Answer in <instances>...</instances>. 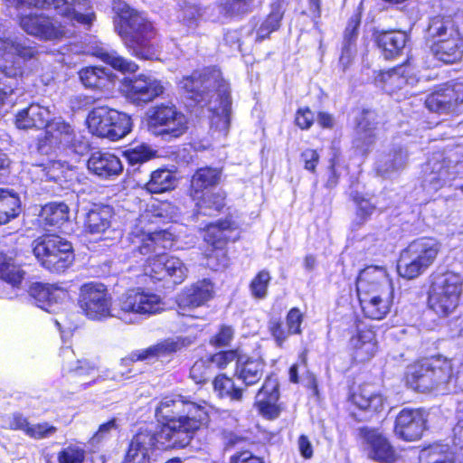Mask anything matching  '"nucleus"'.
<instances>
[{
	"label": "nucleus",
	"instance_id": "f257e3e1",
	"mask_svg": "<svg viewBox=\"0 0 463 463\" xmlns=\"http://www.w3.org/2000/svg\"><path fill=\"white\" fill-rule=\"evenodd\" d=\"M173 213L169 203L151 202L131 222L128 233L133 251L141 255L155 254L146 260L143 272L152 282H161L165 288L183 283L188 273L187 267L179 258L162 253L174 246L176 236L172 228H157L172 220Z\"/></svg>",
	"mask_w": 463,
	"mask_h": 463
},
{
	"label": "nucleus",
	"instance_id": "f03ea898",
	"mask_svg": "<svg viewBox=\"0 0 463 463\" xmlns=\"http://www.w3.org/2000/svg\"><path fill=\"white\" fill-rule=\"evenodd\" d=\"M158 420L164 421L157 442L165 449L185 447L208 418L205 402L196 403L179 394L165 396L156 408Z\"/></svg>",
	"mask_w": 463,
	"mask_h": 463
},
{
	"label": "nucleus",
	"instance_id": "7ed1b4c3",
	"mask_svg": "<svg viewBox=\"0 0 463 463\" xmlns=\"http://www.w3.org/2000/svg\"><path fill=\"white\" fill-rule=\"evenodd\" d=\"M186 96L201 106H207L211 116V130L216 137H226L231 121L232 100L229 84L219 70L207 68L194 71L179 81Z\"/></svg>",
	"mask_w": 463,
	"mask_h": 463
},
{
	"label": "nucleus",
	"instance_id": "20e7f679",
	"mask_svg": "<svg viewBox=\"0 0 463 463\" xmlns=\"http://www.w3.org/2000/svg\"><path fill=\"white\" fill-rule=\"evenodd\" d=\"M113 11L115 30L126 47L139 59H154L158 47L152 23L123 1L114 2Z\"/></svg>",
	"mask_w": 463,
	"mask_h": 463
},
{
	"label": "nucleus",
	"instance_id": "39448f33",
	"mask_svg": "<svg viewBox=\"0 0 463 463\" xmlns=\"http://www.w3.org/2000/svg\"><path fill=\"white\" fill-rule=\"evenodd\" d=\"M356 290L365 317L381 320L390 313L393 285L383 267L368 266L364 269L357 277Z\"/></svg>",
	"mask_w": 463,
	"mask_h": 463
},
{
	"label": "nucleus",
	"instance_id": "423d86ee",
	"mask_svg": "<svg viewBox=\"0 0 463 463\" xmlns=\"http://www.w3.org/2000/svg\"><path fill=\"white\" fill-rule=\"evenodd\" d=\"M164 306L159 295L141 288H133L118 298L115 317L126 324H137L142 319L161 313Z\"/></svg>",
	"mask_w": 463,
	"mask_h": 463
},
{
	"label": "nucleus",
	"instance_id": "0eeeda50",
	"mask_svg": "<svg viewBox=\"0 0 463 463\" xmlns=\"http://www.w3.org/2000/svg\"><path fill=\"white\" fill-rule=\"evenodd\" d=\"M463 288L460 274L448 271L433 277L428 297V304L439 317H448L458 307Z\"/></svg>",
	"mask_w": 463,
	"mask_h": 463
},
{
	"label": "nucleus",
	"instance_id": "6e6552de",
	"mask_svg": "<svg viewBox=\"0 0 463 463\" xmlns=\"http://www.w3.org/2000/svg\"><path fill=\"white\" fill-rule=\"evenodd\" d=\"M440 244L433 238H420L411 241L400 255L399 275L412 279L422 274L436 260Z\"/></svg>",
	"mask_w": 463,
	"mask_h": 463
},
{
	"label": "nucleus",
	"instance_id": "1a4fd4ad",
	"mask_svg": "<svg viewBox=\"0 0 463 463\" xmlns=\"http://www.w3.org/2000/svg\"><path fill=\"white\" fill-rule=\"evenodd\" d=\"M451 361L431 358L419 361L407 368L406 383L412 389L428 392L450 382Z\"/></svg>",
	"mask_w": 463,
	"mask_h": 463
},
{
	"label": "nucleus",
	"instance_id": "9d476101",
	"mask_svg": "<svg viewBox=\"0 0 463 463\" xmlns=\"http://www.w3.org/2000/svg\"><path fill=\"white\" fill-rule=\"evenodd\" d=\"M44 137L38 141L37 151L49 155L55 148H71L74 153L83 155L90 147L87 138L61 118L48 120Z\"/></svg>",
	"mask_w": 463,
	"mask_h": 463
},
{
	"label": "nucleus",
	"instance_id": "9b49d317",
	"mask_svg": "<svg viewBox=\"0 0 463 463\" xmlns=\"http://www.w3.org/2000/svg\"><path fill=\"white\" fill-rule=\"evenodd\" d=\"M149 132L163 137H179L188 129V118L172 102L150 107L146 113Z\"/></svg>",
	"mask_w": 463,
	"mask_h": 463
},
{
	"label": "nucleus",
	"instance_id": "f8f14e48",
	"mask_svg": "<svg viewBox=\"0 0 463 463\" xmlns=\"http://www.w3.org/2000/svg\"><path fill=\"white\" fill-rule=\"evenodd\" d=\"M90 131L98 137L116 141L124 137L131 130V118L108 106L94 108L88 115Z\"/></svg>",
	"mask_w": 463,
	"mask_h": 463
},
{
	"label": "nucleus",
	"instance_id": "ddd939ff",
	"mask_svg": "<svg viewBox=\"0 0 463 463\" xmlns=\"http://www.w3.org/2000/svg\"><path fill=\"white\" fill-rule=\"evenodd\" d=\"M111 299L104 284L91 281L80 286L78 306L88 318L102 320L115 317L116 304L112 307Z\"/></svg>",
	"mask_w": 463,
	"mask_h": 463
},
{
	"label": "nucleus",
	"instance_id": "4468645a",
	"mask_svg": "<svg viewBox=\"0 0 463 463\" xmlns=\"http://www.w3.org/2000/svg\"><path fill=\"white\" fill-rule=\"evenodd\" d=\"M61 356L63 362L62 370L69 373L74 372L76 376L82 378L80 383L84 386L108 379L120 382L127 379L128 374L131 373L130 370L118 373H112L109 370L99 371L94 363L87 360L75 361L74 352L69 346L61 348Z\"/></svg>",
	"mask_w": 463,
	"mask_h": 463
},
{
	"label": "nucleus",
	"instance_id": "2eb2a0df",
	"mask_svg": "<svg viewBox=\"0 0 463 463\" xmlns=\"http://www.w3.org/2000/svg\"><path fill=\"white\" fill-rule=\"evenodd\" d=\"M122 90L126 98L136 105L147 104L165 92L162 80L151 74H138L124 79Z\"/></svg>",
	"mask_w": 463,
	"mask_h": 463
},
{
	"label": "nucleus",
	"instance_id": "dca6fc26",
	"mask_svg": "<svg viewBox=\"0 0 463 463\" xmlns=\"http://www.w3.org/2000/svg\"><path fill=\"white\" fill-rule=\"evenodd\" d=\"M20 26L28 34L43 41H57L68 33L65 24L43 13L22 14Z\"/></svg>",
	"mask_w": 463,
	"mask_h": 463
},
{
	"label": "nucleus",
	"instance_id": "f3484780",
	"mask_svg": "<svg viewBox=\"0 0 463 463\" xmlns=\"http://www.w3.org/2000/svg\"><path fill=\"white\" fill-rule=\"evenodd\" d=\"M463 103V82H449L430 94L426 108L439 114H449Z\"/></svg>",
	"mask_w": 463,
	"mask_h": 463
},
{
	"label": "nucleus",
	"instance_id": "a211bd4d",
	"mask_svg": "<svg viewBox=\"0 0 463 463\" xmlns=\"http://www.w3.org/2000/svg\"><path fill=\"white\" fill-rule=\"evenodd\" d=\"M376 80L390 95L402 91L397 99H400L401 96L411 95L410 89L417 82L409 63L381 72Z\"/></svg>",
	"mask_w": 463,
	"mask_h": 463
},
{
	"label": "nucleus",
	"instance_id": "6ab92c4d",
	"mask_svg": "<svg viewBox=\"0 0 463 463\" xmlns=\"http://www.w3.org/2000/svg\"><path fill=\"white\" fill-rule=\"evenodd\" d=\"M195 340L194 336H175L165 339L164 341L152 345L145 350L137 351L130 355L122 358L121 367H128L136 361L145 360L154 356H162L180 351L181 349L191 345Z\"/></svg>",
	"mask_w": 463,
	"mask_h": 463
},
{
	"label": "nucleus",
	"instance_id": "aec40b11",
	"mask_svg": "<svg viewBox=\"0 0 463 463\" xmlns=\"http://www.w3.org/2000/svg\"><path fill=\"white\" fill-rule=\"evenodd\" d=\"M426 427V415L421 409L405 408L396 417L395 434L407 441L419 439Z\"/></svg>",
	"mask_w": 463,
	"mask_h": 463
},
{
	"label": "nucleus",
	"instance_id": "412c9836",
	"mask_svg": "<svg viewBox=\"0 0 463 463\" xmlns=\"http://www.w3.org/2000/svg\"><path fill=\"white\" fill-rule=\"evenodd\" d=\"M156 447L165 449L157 442V433L141 430L133 437L123 463H150Z\"/></svg>",
	"mask_w": 463,
	"mask_h": 463
},
{
	"label": "nucleus",
	"instance_id": "4be33fe9",
	"mask_svg": "<svg viewBox=\"0 0 463 463\" xmlns=\"http://www.w3.org/2000/svg\"><path fill=\"white\" fill-rule=\"evenodd\" d=\"M88 170L102 180H113L123 171V165L118 156L109 151L91 153L87 162Z\"/></svg>",
	"mask_w": 463,
	"mask_h": 463
},
{
	"label": "nucleus",
	"instance_id": "5701e85b",
	"mask_svg": "<svg viewBox=\"0 0 463 463\" xmlns=\"http://www.w3.org/2000/svg\"><path fill=\"white\" fill-rule=\"evenodd\" d=\"M30 296L37 307L49 313L58 311L59 306L69 298L66 289L56 285L41 283L31 287Z\"/></svg>",
	"mask_w": 463,
	"mask_h": 463
},
{
	"label": "nucleus",
	"instance_id": "b1692460",
	"mask_svg": "<svg viewBox=\"0 0 463 463\" xmlns=\"http://www.w3.org/2000/svg\"><path fill=\"white\" fill-rule=\"evenodd\" d=\"M349 345L354 358L358 362L369 361L378 351L375 332L364 325L358 326L356 333L350 338Z\"/></svg>",
	"mask_w": 463,
	"mask_h": 463
},
{
	"label": "nucleus",
	"instance_id": "393cba45",
	"mask_svg": "<svg viewBox=\"0 0 463 463\" xmlns=\"http://www.w3.org/2000/svg\"><path fill=\"white\" fill-rule=\"evenodd\" d=\"M303 320L304 314L298 307L291 308L286 317L287 330L279 319H271L269 329L277 345L281 347L290 335H300Z\"/></svg>",
	"mask_w": 463,
	"mask_h": 463
},
{
	"label": "nucleus",
	"instance_id": "a878e982",
	"mask_svg": "<svg viewBox=\"0 0 463 463\" xmlns=\"http://www.w3.org/2000/svg\"><path fill=\"white\" fill-rule=\"evenodd\" d=\"M424 186L437 191L449 177V166L442 153L432 155L424 166Z\"/></svg>",
	"mask_w": 463,
	"mask_h": 463
},
{
	"label": "nucleus",
	"instance_id": "bb28decb",
	"mask_svg": "<svg viewBox=\"0 0 463 463\" xmlns=\"http://www.w3.org/2000/svg\"><path fill=\"white\" fill-rule=\"evenodd\" d=\"M265 362L261 357L239 355L235 375L246 386L256 384L263 376Z\"/></svg>",
	"mask_w": 463,
	"mask_h": 463
},
{
	"label": "nucleus",
	"instance_id": "cd10ccee",
	"mask_svg": "<svg viewBox=\"0 0 463 463\" xmlns=\"http://www.w3.org/2000/svg\"><path fill=\"white\" fill-rule=\"evenodd\" d=\"M51 115L49 107L33 103L16 114L15 126L20 129H40L46 126Z\"/></svg>",
	"mask_w": 463,
	"mask_h": 463
},
{
	"label": "nucleus",
	"instance_id": "c85d7f7f",
	"mask_svg": "<svg viewBox=\"0 0 463 463\" xmlns=\"http://www.w3.org/2000/svg\"><path fill=\"white\" fill-rule=\"evenodd\" d=\"M222 179V170L216 167H202L195 171L191 179L190 194L193 200L202 197L203 193L217 186Z\"/></svg>",
	"mask_w": 463,
	"mask_h": 463
},
{
	"label": "nucleus",
	"instance_id": "c756f323",
	"mask_svg": "<svg viewBox=\"0 0 463 463\" xmlns=\"http://www.w3.org/2000/svg\"><path fill=\"white\" fill-rule=\"evenodd\" d=\"M368 457L380 463H392L396 459V453L386 438L375 430L365 434Z\"/></svg>",
	"mask_w": 463,
	"mask_h": 463
},
{
	"label": "nucleus",
	"instance_id": "7c9ffc66",
	"mask_svg": "<svg viewBox=\"0 0 463 463\" xmlns=\"http://www.w3.org/2000/svg\"><path fill=\"white\" fill-rule=\"evenodd\" d=\"M113 209L109 205H95L85 216L84 231L93 235H100L111 226Z\"/></svg>",
	"mask_w": 463,
	"mask_h": 463
},
{
	"label": "nucleus",
	"instance_id": "2f4dec72",
	"mask_svg": "<svg viewBox=\"0 0 463 463\" xmlns=\"http://www.w3.org/2000/svg\"><path fill=\"white\" fill-rule=\"evenodd\" d=\"M376 43L386 60L399 56L407 43V34L402 31H385L376 35Z\"/></svg>",
	"mask_w": 463,
	"mask_h": 463
},
{
	"label": "nucleus",
	"instance_id": "473e14b6",
	"mask_svg": "<svg viewBox=\"0 0 463 463\" xmlns=\"http://www.w3.org/2000/svg\"><path fill=\"white\" fill-rule=\"evenodd\" d=\"M213 295V285L208 279L198 281L179 297L180 308L195 307L203 305Z\"/></svg>",
	"mask_w": 463,
	"mask_h": 463
},
{
	"label": "nucleus",
	"instance_id": "72a5a7b5",
	"mask_svg": "<svg viewBox=\"0 0 463 463\" xmlns=\"http://www.w3.org/2000/svg\"><path fill=\"white\" fill-rule=\"evenodd\" d=\"M39 218L45 227L60 228L69 221L70 210L64 203H49L42 207Z\"/></svg>",
	"mask_w": 463,
	"mask_h": 463
},
{
	"label": "nucleus",
	"instance_id": "f704fd0d",
	"mask_svg": "<svg viewBox=\"0 0 463 463\" xmlns=\"http://www.w3.org/2000/svg\"><path fill=\"white\" fill-rule=\"evenodd\" d=\"M408 160V153L402 146H393L389 154L383 156L377 163V172L383 176L403 169Z\"/></svg>",
	"mask_w": 463,
	"mask_h": 463
},
{
	"label": "nucleus",
	"instance_id": "c9c22d12",
	"mask_svg": "<svg viewBox=\"0 0 463 463\" xmlns=\"http://www.w3.org/2000/svg\"><path fill=\"white\" fill-rule=\"evenodd\" d=\"M351 402L361 410L377 411L383 405V396L370 384L361 385L351 396Z\"/></svg>",
	"mask_w": 463,
	"mask_h": 463
},
{
	"label": "nucleus",
	"instance_id": "e433bc0d",
	"mask_svg": "<svg viewBox=\"0 0 463 463\" xmlns=\"http://www.w3.org/2000/svg\"><path fill=\"white\" fill-rule=\"evenodd\" d=\"M370 114H363L357 123L354 144L356 148L365 153L370 150L375 142V127L370 121Z\"/></svg>",
	"mask_w": 463,
	"mask_h": 463
},
{
	"label": "nucleus",
	"instance_id": "4c0bfd02",
	"mask_svg": "<svg viewBox=\"0 0 463 463\" xmlns=\"http://www.w3.org/2000/svg\"><path fill=\"white\" fill-rule=\"evenodd\" d=\"M433 55L445 63H454L463 55V38L450 40L443 43L430 44Z\"/></svg>",
	"mask_w": 463,
	"mask_h": 463
},
{
	"label": "nucleus",
	"instance_id": "58836bf2",
	"mask_svg": "<svg viewBox=\"0 0 463 463\" xmlns=\"http://www.w3.org/2000/svg\"><path fill=\"white\" fill-rule=\"evenodd\" d=\"M64 241L63 238L53 234L44 235L35 241L33 253L43 267L46 265V260L51 259L54 252L60 250L59 247Z\"/></svg>",
	"mask_w": 463,
	"mask_h": 463
},
{
	"label": "nucleus",
	"instance_id": "ea45409f",
	"mask_svg": "<svg viewBox=\"0 0 463 463\" xmlns=\"http://www.w3.org/2000/svg\"><path fill=\"white\" fill-rule=\"evenodd\" d=\"M175 175L168 169L160 168L151 173L146 189L151 194H161L175 186Z\"/></svg>",
	"mask_w": 463,
	"mask_h": 463
},
{
	"label": "nucleus",
	"instance_id": "a19ab883",
	"mask_svg": "<svg viewBox=\"0 0 463 463\" xmlns=\"http://www.w3.org/2000/svg\"><path fill=\"white\" fill-rule=\"evenodd\" d=\"M231 225L232 222L228 220L219 221L216 223L207 225L204 241L213 247L214 257L222 254V246L226 240L224 232L231 228Z\"/></svg>",
	"mask_w": 463,
	"mask_h": 463
},
{
	"label": "nucleus",
	"instance_id": "79ce46f5",
	"mask_svg": "<svg viewBox=\"0 0 463 463\" xmlns=\"http://www.w3.org/2000/svg\"><path fill=\"white\" fill-rule=\"evenodd\" d=\"M24 272L19 265H17L13 258L0 254V279L11 285L13 288H19Z\"/></svg>",
	"mask_w": 463,
	"mask_h": 463
},
{
	"label": "nucleus",
	"instance_id": "37998d69",
	"mask_svg": "<svg viewBox=\"0 0 463 463\" xmlns=\"http://www.w3.org/2000/svg\"><path fill=\"white\" fill-rule=\"evenodd\" d=\"M195 201L198 213L212 216L220 213L224 207L225 194L223 192L214 194L206 192Z\"/></svg>",
	"mask_w": 463,
	"mask_h": 463
},
{
	"label": "nucleus",
	"instance_id": "c03bdc74",
	"mask_svg": "<svg viewBox=\"0 0 463 463\" xmlns=\"http://www.w3.org/2000/svg\"><path fill=\"white\" fill-rule=\"evenodd\" d=\"M60 250L46 260L45 269L52 272L64 271L73 261L72 247L68 241H64Z\"/></svg>",
	"mask_w": 463,
	"mask_h": 463
},
{
	"label": "nucleus",
	"instance_id": "a18cd8bd",
	"mask_svg": "<svg viewBox=\"0 0 463 463\" xmlns=\"http://www.w3.org/2000/svg\"><path fill=\"white\" fill-rule=\"evenodd\" d=\"M20 213V199L16 194L0 189V224L8 222Z\"/></svg>",
	"mask_w": 463,
	"mask_h": 463
},
{
	"label": "nucleus",
	"instance_id": "49530a36",
	"mask_svg": "<svg viewBox=\"0 0 463 463\" xmlns=\"http://www.w3.org/2000/svg\"><path fill=\"white\" fill-rule=\"evenodd\" d=\"M79 74L81 82L88 88L103 89L110 82L109 75L103 68L86 67Z\"/></svg>",
	"mask_w": 463,
	"mask_h": 463
},
{
	"label": "nucleus",
	"instance_id": "de8ad7c7",
	"mask_svg": "<svg viewBox=\"0 0 463 463\" xmlns=\"http://www.w3.org/2000/svg\"><path fill=\"white\" fill-rule=\"evenodd\" d=\"M213 390L221 398L227 397L232 401H241L242 398V389L236 387L233 380L224 374L215 377Z\"/></svg>",
	"mask_w": 463,
	"mask_h": 463
},
{
	"label": "nucleus",
	"instance_id": "09e8293b",
	"mask_svg": "<svg viewBox=\"0 0 463 463\" xmlns=\"http://www.w3.org/2000/svg\"><path fill=\"white\" fill-rule=\"evenodd\" d=\"M458 28L454 20L449 16L438 15L430 19L427 29L428 41L439 37L443 33L450 34Z\"/></svg>",
	"mask_w": 463,
	"mask_h": 463
},
{
	"label": "nucleus",
	"instance_id": "8fccbe9b",
	"mask_svg": "<svg viewBox=\"0 0 463 463\" xmlns=\"http://www.w3.org/2000/svg\"><path fill=\"white\" fill-rule=\"evenodd\" d=\"M99 57L107 64L121 72H135L138 66L132 61H128L118 54L115 51L99 52Z\"/></svg>",
	"mask_w": 463,
	"mask_h": 463
},
{
	"label": "nucleus",
	"instance_id": "3c124183",
	"mask_svg": "<svg viewBox=\"0 0 463 463\" xmlns=\"http://www.w3.org/2000/svg\"><path fill=\"white\" fill-rule=\"evenodd\" d=\"M283 16V10L279 4L272 5V10L267 19L261 24L257 32L259 40L265 39L271 32L276 31L279 27L280 20Z\"/></svg>",
	"mask_w": 463,
	"mask_h": 463
},
{
	"label": "nucleus",
	"instance_id": "603ef678",
	"mask_svg": "<svg viewBox=\"0 0 463 463\" xmlns=\"http://www.w3.org/2000/svg\"><path fill=\"white\" fill-rule=\"evenodd\" d=\"M271 279L269 272L262 269L252 279L250 290L255 298L263 299L268 293V288Z\"/></svg>",
	"mask_w": 463,
	"mask_h": 463
},
{
	"label": "nucleus",
	"instance_id": "864d4df0",
	"mask_svg": "<svg viewBox=\"0 0 463 463\" xmlns=\"http://www.w3.org/2000/svg\"><path fill=\"white\" fill-rule=\"evenodd\" d=\"M447 446L432 445L420 451V459L429 463H454L449 454H444Z\"/></svg>",
	"mask_w": 463,
	"mask_h": 463
},
{
	"label": "nucleus",
	"instance_id": "5fc2aeb1",
	"mask_svg": "<svg viewBox=\"0 0 463 463\" xmlns=\"http://www.w3.org/2000/svg\"><path fill=\"white\" fill-rule=\"evenodd\" d=\"M57 459L59 463H83L85 449L77 444H70L58 452Z\"/></svg>",
	"mask_w": 463,
	"mask_h": 463
},
{
	"label": "nucleus",
	"instance_id": "6e6d98bb",
	"mask_svg": "<svg viewBox=\"0 0 463 463\" xmlns=\"http://www.w3.org/2000/svg\"><path fill=\"white\" fill-rule=\"evenodd\" d=\"M212 374L213 368L207 359L196 361L190 369V377L195 383H205Z\"/></svg>",
	"mask_w": 463,
	"mask_h": 463
},
{
	"label": "nucleus",
	"instance_id": "4d7b16f0",
	"mask_svg": "<svg viewBox=\"0 0 463 463\" xmlns=\"http://www.w3.org/2000/svg\"><path fill=\"white\" fill-rule=\"evenodd\" d=\"M279 398V382L274 376L266 378L262 387L258 392L256 399H270L271 402H278Z\"/></svg>",
	"mask_w": 463,
	"mask_h": 463
},
{
	"label": "nucleus",
	"instance_id": "13d9d810",
	"mask_svg": "<svg viewBox=\"0 0 463 463\" xmlns=\"http://www.w3.org/2000/svg\"><path fill=\"white\" fill-rule=\"evenodd\" d=\"M57 431V428L48 422L31 424L26 430L28 437L34 439H43L52 437Z\"/></svg>",
	"mask_w": 463,
	"mask_h": 463
},
{
	"label": "nucleus",
	"instance_id": "bf43d9fd",
	"mask_svg": "<svg viewBox=\"0 0 463 463\" xmlns=\"http://www.w3.org/2000/svg\"><path fill=\"white\" fill-rule=\"evenodd\" d=\"M125 155L131 165H136L150 159L153 156V151L146 145H139L128 149Z\"/></svg>",
	"mask_w": 463,
	"mask_h": 463
},
{
	"label": "nucleus",
	"instance_id": "052dcab7",
	"mask_svg": "<svg viewBox=\"0 0 463 463\" xmlns=\"http://www.w3.org/2000/svg\"><path fill=\"white\" fill-rule=\"evenodd\" d=\"M356 54V47L355 43L352 41L351 38H346V41L344 42L341 55L339 58V63L343 68V71H345L349 65L352 63L354 56Z\"/></svg>",
	"mask_w": 463,
	"mask_h": 463
},
{
	"label": "nucleus",
	"instance_id": "680f3d73",
	"mask_svg": "<svg viewBox=\"0 0 463 463\" xmlns=\"http://www.w3.org/2000/svg\"><path fill=\"white\" fill-rule=\"evenodd\" d=\"M256 405L260 413L267 419L272 420L279 415L277 402H271L270 399H256Z\"/></svg>",
	"mask_w": 463,
	"mask_h": 463
},
{
	"label": "nucleus",
	"instance_id": "e2e57ef3",
	"mask_svg": "<svg viewBox=\"0 0 463 463\" xmlns=\"http://www.w3.org/2000/svg\"><path fill=\"white\" fill-rule=\"evenodd\" d=\"M237 354L234 351H224L212 355L211 357L207 358V360L210 362L211 368H213L214 365L217 368L222 369L225 368L233 360H237Z\"/></svg>",
	"mask_w": 463,
	"mask_h": 463
},
{
	"label": "nucleus",
	"instance_id": "0e129e2a",
	"mask_svg": "<svg viewBox=\"0 0 463 463\" xmlns=\"http://www.w3.org/2000/svg\"><path fill=\"white\" fill-rule=\"evenodd\" d=\"M253 0H222V5L228 14H241L249 11Z\"/></svg>",
	"mask_w": 463,
	"mask_h": 463
},
{
	"label": "nucleus",
	"instance_id": "69168bd1",
	"mask_svg": "<svg viewBox=\"0 0 463 463\" xmlns=\"http://www.w3.org/2000/svg\"><path fill=\"white\" fill-rule=\"evenodd\" d=\"M203 14L201 7L194 5H186L182 10V18L188 25L196 23Z\"/></svg>",
	"mask_w": 463,
	"mask_h": 463
},
{
	"label": "nucleus",
	"instance_id": "338daca9",
	"mask_svg": "<svg viewBox=\"0 0 463 463\" xmlns=\"http://www.w3.org/2000/svg\"><path fill=\"white\" fill-rule=\"evenodd\" d=\"M314 120V114L308 108L299 109L296 113L295 121L301 129H308Z\"/></svg>",
	"mask_w": 463,
	"mask_h": 463
},
{
	"label": "nucleus",
	"instance_id": "774afa93",
	"mask_svg": "<svg viewBox=\"0 0 463 463\" xmlns=\"http://www.w3.org/2000/svg\"><path fill=\"white\" fill-rule=\"evenodd\" d=\"M230 463H262L260 458L253 456L250 451L244 450L234 453L230 458Z\"/></svg>",
	"mask_w": 463,
	"mask_h": 463
}]
</instances>
